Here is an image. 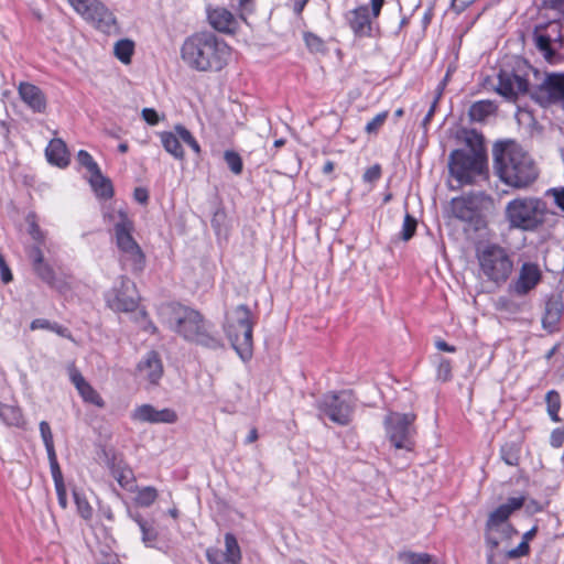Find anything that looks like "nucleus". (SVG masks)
Wrapping results in <instances>:
<instances>
[{
  "label": "nucleus",
  "mask_w": 564,
  "mask_h": 564,
  "mask_svg": "<svg viewBox=\"0 0 564 564\" xmlns=\"http://www.w3.org/2000/svg\"><path fill=\"white\" fill-rule=\"evenodd\" d=\"M564 305L560 295H551L545 302L542 327L550 334L558 330Z\"/></svg>",
  "instance_id": "obj_21"
},
{
  "label": "nucleus",
  "mask_w": 564,
  "mask_h": 564,
  "mask_svg": "<svg viewBox=\"0 0 564 564\" xmlns=\"http://www.w3.org/2000/svg\"><path fill=\"white\" fill-rule=\"evenodd\" d=\"M543 279L539 263L523 261L519 268L518 275L509 284V291L517 296H525L536 289Z\"/></svg>",
  "instance_id": "obj_14"
},
{
  "label": "nucleus",
  "mask_w": 564,
  "mask_h": 564,
  "mask_svg": "<svg viewBox=\"0 0 564 564\" xmlns=\"http://www.w3.org/2000/svg\"><path fill=\"white\" fill-rule=\"evenodd\" d=\"M52 325H53V322H51L46 318H35L31 322L30 328L32 330H36V329L51 330Z\"/></svg>",
  "instance_id": "obj_62"
},
{
  "label": "nucleus",
  "mask_w": 564,
  "mask_h": 564,
  "mask_svg": "<svg viewBox=\"0 0 564 564\" xmlns=\"http://www.w3.org/2000/svg\"><path fill=\"white\" fill-rule=\"evenodd\" d=\"M388 111H382L375 116L365 127L368 134H376L387 120Z\"/></svg>",
  "instance_id": "obj_48"
},
{
  "label": "nucleus",
  "mask_w": 564,
  "mask_h": 564,
  "mask_svg": "<svg viewBox=\"0 0 564 564\" xmlns=\"http://www.w3.org/2000/svg\"><path fill=\"white\" fill-rule=\"evenodd\" d=\"M110 471L113 478L122 488L129 491H134V489L137 488L135 478L132 469L129 466L121 463L112 464L110 467Z\"/></svg>",
  "instance_id": "obj_27"
},
{
  "label": "nucleus",
  "mask_w": 564,
  "mask_h": 564,
  "mask_svg": "<svg viewBox=\"0 0 564 564\" xmlns=\"http://www.w3.org/2000/svg\"><path fill=\"white\" fill-rule=\"evenodd\" d=\"M529 89L528 79L517 74L513 69H500L496 90L509 100H514Z\"/></svg>",
  "instance_id": "obj_17"
},
{
  "label": "nucleus",
  "mask_w": 564,
  "mask_h": 564,
  "mask_svg": "<svg viewBox=\"0 0 564 564\" xmlns=\"http://www.w3.org/2000/svg\"><path fill=\"white\" fill-rule=\"evenodd\" d=\"M55 490L58 499V503L62 508H66L67 506V495L64 481L56 482Z\"/></svg>",
  "instance_id": "obj_59"
},
{
  "label": "nucleus",
  "mask_w": 564,
  "mask_h": 564,
  "mask_svg": "<svg viewBox=\"0 0 564 564\" xmlns=\"http://www.w3.org/2000/svg\"><path fill=\"white\" fill-rule=\"evenodd\" d=\"M521 446L514 442L506 443L500 451L502 460L509 466H518Z\"/></svg>",
  "instance_id": "obj_36"
},
{
  "label": "nucleus",
  "mask_w": 564,
  "mask_h": 564,
  "mask_svg": "<svg viewBox=\"0 0 564 564\" xmlns=\"http://www.w3.org/2000/svg\"><path fill=\"white\" fill-rule=\"evenodd\" d=\"M51 332L57 334L61 337L67 338L73 340V336L70 330L67 327H64L55 322H53V325L51 327Z\"/></svg>",
  "instance_id": "obj_64"
},
{
  "label": "nucleus",
  "mask_w": 564,
  "mask_h": 564,
  "mask_svg": "<svg viewBox=\"0 0 564 564\" xmlns=\"http://www.w3.org/2000/svg\"><path fill=\"white\" fill-rule=\"evenodd\" d=\"M21 410L17 406L0 402V420L9 426H20L22 423Z\"/></svg>",
  "instance_id": "obj_32"
},
{
  "label": "nucleus",
  "mask_w": 564,
  "mask_h": 564,
  "mask_svg": "<svg viewBox=\"0 0 564 564\" xmlns=\"http://www.w3.org/2000/svg\"><path fill=\"white\" fill-rule=\"evenodd\" d=\"M448 78V73L446 74L445 78L443 79V82L438 85L437 87V95L435 96L433 102L431 104L430 106V109L427 111V113L425 115V117L423 118V121H422V126L424 129L427 128V124L431 122L433 116H434V112H435V109H436V106H437V102L440 100V97L443 93V89H444V86L446 84V80Z\"/></svg>",
  "instance_id": "obj_47"
},
{
  "label": "nucleus",
  "mask_w": 564,
  "mask_h": 564,
  "mask_svg": "<svg viewBox=\"0 0 564 564\" xmlns=\"http://www.w3.org/2000/svg\"><path fill=\"white\" fill-rule=\"evenodd\" d=\"M524 503V497H511L508 498L506 503L497 507L492 512L489 513L486 523H489L490 528L497 527L499 523L508 522L509 517L513 511L522 508Z\"/></svg>",
  "instance_id": "obj_23"
},
{
  "label": "nucleus",
  "mask_w": 564,
  "mask_h": 564,
  "mask_svg": "<svg viewBox=\"0 0 564 564\" xmlns=\"http://www.w3.org/2000/svg\"><path fill=\"white\" fill-rule=\"evenodd\" d=\"M26 223L29 225V235L39 243H43L45 240V234L37 225V217L34 213H29L26 216Z\"/></svg>",
  "instance_id": "obj_41"
},
{
  "label": "nucleus",
  "mask_w": 564,
  "mask_h": 564,
  "mask_svg": "<svg viewBox=\"0 0 564 564\" xmlns=\"http://www.w3.org/2000/svg\"><path fill=\"white\" fill-rule=\"evenodd\" d=\"M39 427L46 453L55 452L53 433L50 424L46 421H41Z\"/></svg>",
  "instance_id": "obj_45"
},
{
  "label": "nucleus",
  "mask_w": 564,
  "mask_h": 564,
  "mask_svg": "<svg viewBox=\"0 0 564 564\" xmlns=\"http://www.w3.org/2000/svg\"><path fill=\"white\" fill-rule=\"evenodd\" d=\"M546 204L535 197L514 198L506 206V219L510 228L523 231L536 230L545 220Z\"/></svg>",
  "instance_id": "obj_6"
},
{
  "label": "nucleus",
  "mask_w": 564,
  "mask_h": 564,
  "mask_svg": "<svg viewBox=\"0 0 564 564\" xmlns=\"http://www.w3.org/2000/svg\"><path fill=\"white\" fill-rule=\"evenodd\" d=\"M108 306L118 312H133L138 306L134 284L121 278L120 285L113 288L106 296Z\"/></svg>",
  "instance_id": "obj_16"
},
{
  "label": "nucleus",
  "mask_w": 564,
  "mask_h": 564,
  "mask_svg": "<svg viewBox=\"0 0 564 564\" xmlns=\"http://www.w3.org/2000/svg\"><path fill=\"white\" fill-rule=\"evenodd\" d=\"M175 132L180 137V139L186 143L195 153L200 152V147L196 139L193 137L189 130H187L184 126L177 124L175 126Z\"/></svg>",
  "instance_id": "obj_44"
},
{
  "label": "nucleus",
  "mask_w": 564,
  "mask_h": 564,
  "mask_svg": "<svg viewBox=\"0 0 564 564\" xmlns=\"http://www.w3.org/2000/svg\"><path fill=\"white\" fill-rule=\"evenodd\" d=\"M77 161L82 166L87 169L90 175L97 174V172L100 170L93 156L85 150L78 151Z\"/></svg>",
  "instance_id": "obj_46"
},
{
  "label": "nucleus",
  "mask_w": 564,
  "mask_h": 564,
  "mask_svg": "<svg viewBox=\"0 0 564 564\" xmlns=\"http://www.w3.org/2000/svg\"><path fill=\"white\" fill-rule=\"evenodd\" d=\"M113 50L116 57L120 62L129 64L134 52V43L129 39H122L115 44Z\"/></svg>",
  "instance_id": "obj_34"
},
{
  "label": "nucleus",
  "mask_w": 564,
  "mask_h": 564,
  "mask_svg": "<svg viewBox=\"0 0 564 564\" xmlns=\"http://www.w3.org/2000/svg\"><path fill=\"white\" fill-rule=\"evenodd\" d=\"M564 444V427H556L552 431L550 436V445L554 448H560Z\"/></svg>",
  "instance_id": "obj_54"
},
{
  "label": "nucleus",
  "mask_w": 564,
  "mask_h": 564,
  "mask_svg": "<svg viewBox=\"0 0 564 564\" xmlns=\"http://www.w3.org/2000/svg\"><path fill=\"white\" fill-rule=\"evenodd\" d=\"M78 393L83 398L85 402L95 404L98 408H104L105 402L100 394L89 384L87 383L83 388L78 390Z\"/></svg>",
  "instance_id": "obj_39"
},
{
  "label": "nucleus",
  "mask_w": 564,
  "mask_h": 564,
  "mask_svg": "<svg viewBox=\"0 0 564 564\" xmlns=\"http://www.w3.org/2000/svg\"><path fill=\"white\" fill-rule=\"evenodd\" d=\"M380 175H381L380 166L373 165L365 172L364 180L367 182H373V181H377L380 177Z\"/></svg>",
  "instance_id": "obj_63"
},
{
  "label": "nucleus",
  "mask_w": 564,
  "mask_h": 564,
  "mask_svg": "<svg viewBox=\"0 0 564 564\" xmlns=\"http://www.w3.org/2000/svg\"><path fill=\"white\" fill-rule=\"evenodd\" d=\"M161 142L166 152L172 154L175 159H183L184 151L180 143V137L177 133L164 131L160 133Z\"/></svg>",
  "instance_id": "obj_30"
},
{
  "label": "nucleus",
  "mask_w": 564,
  "mask_h": 564,
  "mask_svg": "<svg viewBox=\"0 0 564 564\" xmlns=\"http://www.w3.org/2000/svg\"><path fill=\"white\" fill-rule=\"evenodd\" d=\"M253 325L254 322L252 321L250 308L246 304H240L234 310L225 326V332L232 348L243 361L252 357Z\"/></svg>",
  "instance_id": "obj_7"
},
{
  "label": "nucleus",
  "mask_w": 564,
  "mask_h": 564,
  "mask_svg": "<svg viewBox=\"0 0 564 564\" xmlns=\"http://www.w3.org/2000/svg\"><path fill=\"white\" fill-rule=\"evenodd\" d=\"M158 496V490L154 487L147 486L137 490L134 501L139 507L148 508L154 503Z\"/></svg>",
  "instance_id": "obj_37"
},
{
  "label": "nucleus",
  "mask_w": 564,
  "mask_h": 564,
  "mask_svg": "<svg viewBox=\"0 0 564 564\" xmlns=\"http://www.w3.org/2000/svg\"><path fill=\"white\" fill-rule=\"evenodd\" d=\"M140 377L147 379L151 384H158L163 376V364L160 355L154 351H148L137 366Z\"/></svg>",
  "instance_id": "obj_20"
},
{
  "label": "nucleus",
  "mask_w": 564,
  "mask_h": 564,
  "mask_svg": "<svg viewBox=\"0 0 564 564\" xmlns=\"http://www.w3.org/2000/svg\"><path fill=\"white\" fill-rule=\"evenodd\" d=\"M414 420L415 415L412 413H391L386 419L387 434L395 448L409 452L413 449Z\"/></svg>",
  "instance_id": "obj_11"
},
{
  "label": "nucleus",
  "mask_w": 564,
  "mask_h": 564,
  "mask_svg": "<svg viewBox=\"0 0 564 564\" xmlns=\"http://www.w3.org/2000/svg\"><path fill=\"white\" fill-rule=\"evenodd\" d=\"M546 411L553 422H561L558 412L561 409V395L556 390H550L545 394Z\"/></svg>",
  "instance_id": "obj_35"
},
{
  "label": "nucleus",
  "mask_w": 564,
  "mask_h": 564,
  "mask_svg": "<svg viewBox=\"0 0 564 564\" xmlns=\"http://www.w3.org/2000/svg\"><path fill=\"white\" fill-rule=\"evenodd\" d=\"M494 167L500 180L514 188H525L539 176V169L514 141H501L494 145Z\"/></svg>",
  "instance_id": "obj_1"
},
{
  "label": "nucleus",
  "mask_w": 564,
  "mask_h": 564,
  "mask_svg": "<svg viewBox=\"0 0 564 564\" xmlns=\"http://www.w3.org/2000/svg\"><path fill=\"white\" fill-rule=\"evenodd\" d=\"M437 378L448 381L452 378V365L449 360L442 358L437 365Z\"/></svg>",
  "instance_id": "obj_53"
},
{
  "label": "nucleus",
  "mask_w": 564,
  "mask_h": 564,
  "mask_svg": "<svg viewBox=\"0 0 564 564\" xmlns=\"http://www.w3.org/2000/svg\"><path fill=\"white\" fill-rule=\"evenodd\" d=\"M303 39L306 47L312 53H325L326 46L323 39L312 32H305L303 34Z\"/></svg>",
  "instance_id": "obj_40"
},
{
  "label": "nucleus",
  "mask_w": 564,
  "mask_h": 564,
  "mask_svg": "<svg viewBox=\"0 0 564 564\" xmlns=\"http://www.w3.org/2000/svg\"><path fill=\"white\" fill-rule=\"evenodd\" d=\"M28 256L32 262V265L36 264V263H40L42 261H45L44 260V256H43V252L40 248V246L35 245V246H32L29 250H28Z\"/></svg>",
  "instance_id": "obj_58"
},
{
  "label": "nucleus",
  "mask_w": 564,
  "mask_h": 564,
  "mask_svg": "<svg viewBox=\"0 0 564 564\" xmlns=\"http://www.w3.org/2000/svg\"><path fill=\"white\" fill-rule=\"evenodd\" d=\"M18 93L22 101L34 112L42 113L46 109V98L42 89L31 83H20Z\"/></svg>",
  "instance_id": "obj_22"
},
{
  "label": "nucleus",
  "mask_w": 564,
  "mask_h": 564,
  "mask_svg": "<svg viewBox=\"0 0 564 564\" xmlns=\"http://www.w3.org/2000/svg\"><path fill=\"white\" fill-rule=\"evenodd\" d=\"M206 558L209 564H221L220 560H224L223 552L216 547H209L206 551Z\"/></svg>",
  "instance_id": "obj_60"
},
{
  "label": "nucleus",
  "mask_w": 564,
  "mask_h": 564,
  "mask_svg": "<svg viewBox=\"0 0 564 564\" xmlns=\"http://www.w3.org/2000/svg\"><path fill=\"white\" fill-rule=\"evenodd\" d=\"M496 111V106L489 100H479L474 102L468 111L471 121H484L488 116Z\"/></svg>",
  "instance_id": "obj_31"
},
{
  "label": "nucleus",
  "mask_w": 564,
  "mask_h": 564,
  "mask_svg": "<svg viewBox=\"0 0 564 564\" xmlns=\"http://www.w3.org/2000/svg\"><path fill=\"white\" fill-rule=\"evenodd\" d=\"M466 144L468 145V150H479L485 151L482 145V135L475 130H471L467 133Z\"/></svg>",
  "instance_id": "obj_50"
},
{
  "label": "nucleus",
  "mask_w": 564,
  "mask_h": 564,
  "mask_svg": "<svg viewBox=\"0 0 564 564\" xmlns=\"http://www.w3.org/2000/svg\"><path fill=\"white\" fill-rule=\"evenodd\" d=\"M224 160L227 163L229 170L234 174H236V175L241 174L242 169H243V164H242V159L239 155V153H237V152H235L232 150H227L224 153Z\"/></svg>",
  "instance_id": "obj_42"
},
{
  "label": "nucleus",
  "mask_w": 564,
  "mask_h": 564,
  "mask_svg": "<svg viewBox=\"0 0 564 564\" xmlns=\"http://www.w3.org/2000/svg\"><path fill=\"white\" fill-rule=\"evenodd\" d=\"M130 517L138 523L142 533V541L147 545H151L152 543H154L158 539V531L155 530V528L152 524H150L147 520H144L139 513H130Z\"/></svg>",
  "instance_id": "obj_33"
},
{
  "label": "nucleus",
  "mask_w": 564,
  "mask_h": 564,
  "mask_svg": "<svg viewBox=\"0 0 564 564\" xmlns=\"http://www.w3.org/2000/svg\"><path fill=\"white\" fill-rule=\"evenodd\" d=\"M533 98L542 107L552 105L564 110V74H550L536 87Z\"/></svg>",
  "instance_id": "obj_13"
},
{
  "label": "nucleus",
  "mask_w": 564,
  "mask_h": 564,
  "mask_svg": "<svg viewBox=\"0 0 564 564\" xmlns=\"http://www.w3.org/2000/svg\"><path fill=\"white\" fill-rule=\"evenodd\" d=\"M482 197V193H471L463 197L453 198L451 202V212L453 216L456 219L473 226L474 229H479L484 224L479 206Z\"/></svg>",
  "instance_id": "obj_12"
},
{
  "label": "nucleus",
  "mask_w": 564,
  "mask_h": 564,
  "mask_svg": "<svg viewBox=\"0 0 564 564\" xmlns=\"http://www.w3.org/2000/svg\"><path fill=\"white\" fill-rule=\"evenodd\" d=\"M69 379L77 389V391L88 383L83 377V375L76 368H72L69 370Z\"/></svg>",
  "instance_id": "obj_55"
},
{
  "label": "nucleus",
  "mask_w": 564,
  "mask_h": 564,
  "mask_svg": "<svg viewBox=\"0 0 564 564\" xmlns=\"http://www.w3.org/2000/svg\"><path fill=\"white\" fill-rule=\"evenodd\" d=\"M345 19L354 35L357 37H371L373 33L372 19L368 6H359L349 10Z\"/></svg>",
  "instance_id": "obj_18"
},
{
  "label": "nucleus",
  "mask_w": 564,
  "mask_h": 564,
  "mask_svg": "<svg viewBox=\"0 0 564 564\" xmlns=\"http://www.w3.org/2000/svg\"><path fill=\"white\" fill-rule=\"evenodd\" d=\"M321 416L328 417L338 425H348L352 417V397L347 391L325 393L316 402Z\"/></svg>",
  "instance_id": "obj_9"
},
{
  "label": "nucleus",
  "mask_w": 564,
  "mask_h": 564,
  "mask_svg": "<svg viewBox=\"0 0 564 564\" xmlns=\"http://www.w3.org/2000/svg\"><path fill=\"white\" fill-rule=\"evenodd\" d=\"M32 268L39 279L51 286L54 285L55 271L51 264H48L46 261H42L32 265Z\"/></svg>",
  "instance_id": "obj_38"
},
{
  "label": "nucleus",
  "mask_w": 564,
  "mask_h": 564,
  "mask_svg": "<svg viewBox=\"0 0 564 564\" xmlns=\"http://www.w3.org/2000/svg\"><path fill=\"white\" fill-rule=\"evenodd\" d=\"M535 46L544 53L545 58L551 59L555 55L552 44H557L560 48L564 47V36L562 35V25L558 21H550L545 24L536 25L533 32Z\"/></svg>",
  "instance_id": "obj_15"
},
{
  "label": "nucleus",
  "mask_w": 564,
  "mask_h": 564,
  "mask_svg": "<svg viewBox=\"0 0 564 564\" xmlns=\"http://www.w3.org/2000/svg\"><path fill=\"white\" fill-rule=\"evenodd\" d=\"M476 259L481 275L496 285L505 284L514 269L511 251L498 242L479 243L476 247Z\"/></svg>",
  "instance_id": "obj_4"
},
{
  "label": "nucleus",
  "mask_w": 564,
  "mask_h": 564,
  "mask_svg": "<svg viewBox=\"0 0 564 564\" xmlns=\"http://www.w3.org/2000/svg\"><path fill=\"white\" fill-rule=\"evenodd\" d=\"M89 183L95 194L104 199H109L113 196V187L111 181L101 174L99 170L97 174H91Z\"/></svg>",
  "instance_id": "obj_28"
},
{
  "label": "nucleus",
  "mask_w": 564,
  "mask_h": 564,
  "mask_svg": "<svg viewBox=\"0 0 564 564\" xmlns=\"http://www.w3.org/2000/svg\"><path fill=\"white\" fill-rule=\"evenodd\" d=\"M207 13L208 21L215 30L224 33H232L236 30V19L227 9H208Z\"/></svg>",
  "instance_id": "obj_24"
},
{
  "label": "nucleus",
  "mask_w": 564,
  "mask_h": 564,
  "mask_svg": "<svg viewBox=\"0 0 564 564\" xmlns=\"http://www.w3.org/2000/svg\"><path fill=\"white\" fill-rule=\"evenodd\" d=\"M75 502L80 516L84 519H89L93 514V509L85 498H82L77 492H74Z\"/></svg>",
  "instance_id": "obj_52"
},
{
  "label": "nucleus",
  "mask_w": 564,
  "mask_h": 564,
  "mask_svg": "<svg viewBox=\"0 0 564 564\" xmlns=\"http://www.w3.org/2000/svg\"><path fill=\"white\" fill-rule=\"evenodd\" d=\"M530 554V545L525 541H521L519 545L514 549L509 550L506 553L508 558L514 560L519 557H523Z\"/></svg>",
  "instance_id": "obj_51"
},
{
  "label": "nucleus",
  "mask_w": 564,
  "mask_h": 564,
  "mask_svg": "<svg viewBox=\"0 0 564 564\" xmlns=\"http://www.w3.org/2000/svg\"><path fill=\"white\" fill-rule=\"evenodd\" d=\"M486 166V153L479 150H454L449 154V173L459 184H471Z\"/></svg>",
  "instance_id": "obj_8"
},
{
  "label": "nucleus",
  "mask_w": 564,
  "mask_h": 564,
  "mask_svg": "<svg viewBox=\"0 0 564 564\" xmlns=\"http://www.w3.org/2000/svg\"><path fill=\"white\" fill-rule=\"evenodd\" d=\"M45 154L50 163L59 167H65L69 163L66 144L61 139L51 140L46 147Z\"/></svg>",
  "instance_id": "obj_26"
},
{
  "label": "nucleus",
  "mask_w": 564,
  "mask_h": 564,
  "mask_svg": "<svg viewBox=\"0 0 564 564\" xmlns=\"http://www.w3.org/2000/svg\"><path fill=\"white\" fill-rule=\"evenodd\" d=\"M518 534L517 529L509 522L499 523L497 527L490 528L486 523L485 541L487 547H498L501 540H510L513 535Z\"/></svg>",
  "instance_id": "obj_25"
},
{
  "label": "nucleus",
  "mask_w": 564,
  "mask_h": 564,
  "mask_svg": "<svg viewBox=\"0 0 564 564\" xmlns=\"http://www.w3.org/2000/svg\"><path fill=\"white\" fill-rule=\"evenodd\" d=\"M547 194L553 195L555 204L564 212V186L561 188H550Z\"/></svg>",
  "instance_id": "obj_61"
},
{
  "label": "nucleus",
  "mask_w": 564,
  "mask_h": 564,
  "mask_svg": "<svg viewBox=\"0 0 564 564\" xmlns=\"http://www.w3.org/2000/svg\"><path fill=\"white\" fill-rule=\"evenodd\" d=\"M416 219L412 215L406 213L403 219L402 229L400 231V238L404 241L410 240L416 231Z\"/></svg>",
  "instance_id": "obj_43"
},
{
  "label": "nucleus",
  "mask_w": 564,
  "mask_h": 564,
  "mask_svg": "<svg viewBox=\"0 0 564 564\" xmlns=\"http://www.w3.org/2000/svg\"><path fill=\"white\" fill-rule=\"evenodd\" d=\"M47 458L50 462V468L54 484L64 481L62 470L57 462L56 452L47 453Z\"/></svg>",
  "instance_id": "obj_49"
},
{
  "label": "nucleus",
  "mask_w": 564,
  "mask_h": 564,
  "mask_svg": "<svg viewBox=\"0 0 564 564\" xmlns=\"http://www.w3.org/2000/svg\"><path fill=\"white\" fill-rule=\"evenodd\" d=\"M109 218L115 221L113 234L116 245L122 254L123 263L130 265L134 272L142 271L145 264V256L132 236L134 230L133 221L121 209L118 210L117 215H109Z\"/></svg>",
  "instance_id": "obj_5"
},
{
  "label": "nucleus",
  "mask_w": 564,
  "mask_h": 564,
  "mask_svg": "<svg viewBox=\"0 0 564 564\" xmlns=\"http://www.w3.org/2000/svg\"><path fill=\"white\" fill-rule=\"evenodd\" d=\"M72 8L97 30L110 34L117 30L113 13L99 0H67Z\"/></svg>",
  "instance_id": "obj_10"
},
{
  "label": "nucleus",
  "mask_w": 564,
  "mask_h": 564,
  "mask_svg": "<svg viewBox=\"0 0 564 564\" xmlns=\"http://www.w3.org/2000/svg\"><path fill=\"white\" fill-rule=\"evenodd\" d=\"M230 55V46L207 31L188 36L181 48L183 62L197 72H219L228 64Z\"/></svg>",
  "instance_id": "obj_2"
},
{
  "label": "nucleus",
  "mask_w": 564,
  "mask_h": 564,
  "mask_svg": "<svg viewBox=\"0 0 564 564\" xmlns=\"http://www.w3.org/2000/svg\"><path fill=\"white\" fill-rule=\"evenodd\" d=\"M141 115L143 120L150 126H155L160 121L159 113L153 108H144Z\"/></svg>",
  "instance_id": "obj_56"
},
{
  "label": "nucleus",
  "mask_w": 564,
  "mask_h": 564,
  "mask_svg": "<svg viewBox=\"0 0 564 564\" xmlns=\"http://www.w3.org/2000/svg\"><path fill=\"white\" fill-rule=\"evenodd\" d=\"M224 561L227 564H240L241 551L236 536L228 532L225 534V552H223Z\"/></svg>",
  "instance_id": "obj_29"
},
{
  "label": "nucleus",
  "mask_w": 564,
  "mask_h": 564,
  "mask_svg": "<svg viewBox=\"0 0 564 564\" xmlns=\"http://www.w3.org/2000/svg\"><path fill=\"white\" fill-rule=\"evenodd\" d=\"M131 419L142 423H167L172 424L177 421V414L172 409L156 410L151 404H142L134 409Z\"/></svg>",
  "instance_id": "obj_19"
},
{
  "label": "nucleus",
  "mask_w": 564,
  "mask_h": 564,
  "mask_svg": "<svg viewBox=\"0 0 564 564\" xmlns=\"http://www.w3.org/2000/svg\"><path fill=\"white\" fill-rule=\"evenodd\" d=\"M165 314L169 328L186 341L214 350L223 347L221 339L213 332V325L198 311L171 304Z\"/></svg>",
  "instance_id": "obj_3"
},
{
  "label": "nucleus",
  "mask_w": 564,
  "mask_h": 564,
  "mask_svg": "<svg viewBox=\"0 0 564 564\" xmlns=\"http://www.w3.org/2000/svg\"><path fill=\"white\" fill-rule=\"evenodd\" d=\"M0 275L1 281L7 284L12 281L13 276L10 268L8 267L4 257L0 253Z\"/></svg>",
  "instance_id": "obj_57"
}]
</instances>
